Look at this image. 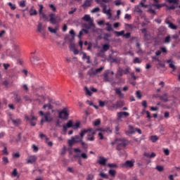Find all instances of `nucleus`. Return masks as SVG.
<instances>
[{
  "mask_svg": "<svg viewBox=\"0 0 180 180\" xmlns=\"http://www.w3.org/2000/svg\"><path fill=\"white\" fill-rule=\"evenodd\" d=\"M77 143H81V146H82L83 150L88 149V144L84 142L79 135L72 136L71 139L68 140V144L70 147H72L73 144H77Z\"/></svg>",
  "mask_w": 180,
  "mask_h": 180,
  "instance_id": "1",
  "label": "nucleus"
},
{
  "mask_svg": "<svg viewBox=\"0 0 180 180\" xmlns=\"http://www.w3.org/2000/svg\"><path fill=\"white\" fill-rule=\"evenodd\" d=\"M83 60H86L87 64H91V57L89 56L86 55V53H83V56H82Z\"/></svg>",
  "mask_w": 180,
  "mask_h": 180,
  "instance_id": "22",
  "label": "nucleus"
},
{
  "mask_svg": "<svg viewBox=\"0 0 180 180\" xmlns=\"http://www.w3.org/2000/svg\"><path fill=\"white\" fill-rule=\"evenodd\" d=\"M156 169L159 171V172H162L164 171V167L162 166H157Z\"/></svg>",
  "mask_w": 180,
  "mask_h": 180,
  "instance_id": "52",
  "label": "nucleus"
},
{
  "mask_svg": "<svg viewBox=\"0 0 180 180\" xmlns=\"http://www.w3.org/2000/svg\"><path fill=\"white\" fill-rule=\"evenodd\" d=\"M48 30H49V32H50L51 33H54V34H57L56 30L53 29L51 27H48Z\"/></svg>",
  "mask_w": 180,
  "mask_h": 180,
  "instance_id": "44",
  "label": "nucleus"
},
{
  "mask_svg": "<svg viewBox=\"0 0 180 180\" xmlns=\"http://www.w3.org/2000/svg\"><path fill=\"white\" fill-rule=\"evenodd\" d=\"M167 64H169V67L170 68H172L173 71H175V70H176V67H175V65L174 63H172V60H167Z\"/></svg>",
  "mask_w": 180,
  "mask_h": 180,
  "instance_id": "23",
  "label": "nucleus"
},
{
  "mask_svg": "<svg viewBox=\"0 0 180 180\" xmlns=\"http://www.w3.org/2000/svg\"><path fill=\"white\" fill-rule=\"evenodd\" d=\"M82 20H84L85 22H89V26H94V20L91 19L90 15H84V16L82 18Z\"/></svg>",
  "mask_w": 180,
  "mask_h": 180,
  "instance_id": "8",
  "label": "nucleus"
},
{
  "mask_svg": "<svg viewBox=\"0 0 180 180\" xmlns=\"http://www.w3.org/2000/svg\"><path fill=\"white\" fill-rule=\"evenodd\" d=\"M134 12H136L137 13H142L143 11L141 10V8H140L139 6H135Z\"/></svg>",
  "mask_w": 180,
  "mask_h": 180,
  "instance_id": "38",
  "label": "nucleus"
},
{
  "mask_svg": "<svg viewBox=\"0 0 180 180\" xmlns=\"http://www.w3.org/2000/svg\"><path fill=\"white\" fill-rule=\"evenodd\" d=\"M49 18H50V22L52 23V25H56L57 23V20L56 19V14L54 13H51L49 14Z\"/></svg>",
  "mask_w": 180,
  "mask_h": 180,
  "instance_id": "17",
  "label": "nucleus"
},
{
  "mask_svg": "<svg viewBox=\"0 0 180 180\" xmlns=\"http://www.w3.org/2000/svg\"><path fill=\"white\" fill-rule=\"evenodd\" d=\"M49 8H51V9H52L53 12H56L57 11V8L53 4H49Z\"/></svg>",
  "mask_w": 180,
  "mask_h": 180,
  "instance_id": "60",
  "label": "nucleus"
},
{
  "mask_svg": "<svg viewBox=\"0 0 180 180\" xmlns=\"http://www.w3.org/2000/svg\"><path fill=\"white\" fill-rule=\"evenodd\" d=\"M3 160V162L4 164H5L6 165V164H8V162H9V160H8V158L6 157H4L2 158Z\"/></svg>",
  "mask_w": 180,
  "mask_h": 180,
  "instance_id": "57",
  "label": "nucleus"
},
{
  "mask_svg": "<svg viewBox=\"0 0 180 180\" xmlns=\"http://www.w3.org/2000/svg\"><path fill=\"white\" fill-rule=\"evenodd\" d=\"M103 70V67H101L98 69H96V74H98V72H101V71H102Z\"/></svg>",
  "mask_w": 180,
  "mask_h": 180,
  "instance_id": "64",
  "label": "nucleus"
},
{
  "mask_svg": "<svg viewBox=\"0 0 180 180\" xmlns=\"http://www.w3.org/2000/svg\"><path fill=\"white\" fill-rule=\"evenodd\" d=\"M88 134H87V140L88 141H94L95 140V134H96V131L93 128H88Z\"/></svg>",
  "mask_w": 180,
  "mask_h": 180,
  "instance_id": "6",
  "label": "nucleus"
},
{
  "mask_svg": "<svg viewBox=\"0 0 180 180\" xmlns=\"http://www.w3.org/2000/svg\"><path fill=\"white\" fill-rule=\"evenodd\" d=\"M103 13H104L105 15H107L108 16V19H111L112 18V13L110 12V8H109L108 10H105L103 11Z\"/></svg>",
  "mask_w": 180,
  "mask_h": 180,
  "instance_id": "24",
  "label": "nucleus"
},
{
  "mask_svg": "<svg viewBox=\"0 0 180 180\" xmlns=\"http://www.w3.org/2000/svg\"><path fill=\"white\" fill-rule=\"evenodd\" d=\"M117 148L116 150L120 151L122 148H124L127 146V140L126 139H116Z\"/></svg>",
  "mask_w": 180,
  "mask_h": 180,
  "instance_id": "2",
  "label": "nucleus"
},
{
  "mask_svg": "<svg viewBox=\"0 0 180 180\" xmlns=\"http://www.w3.org/2000/svg\"><path fill=\"white\" fill-rule=\"evenodd\" d=\"M150 140H151L152 143H155V141H157V140H158V136H150Z\"/></svg>",
  "mask_w": 180,
  "mask_h": 180,
  "instance_id": "40",
  "label": "nucleus"
},
{
  "mask_svg": "<svg viewBox=\"0 0 180 180\" xmlns=\"http://www.w3.org/2000/svg\"><path fill=\"white\" fill-rule=\"evenodd\" d=\"M26 120H30V123L31 126H36V122L33 120H36L37 118L34 116H32V117H29L27 116H25Z\"/></svg>",
  "mask_w": 180,
  "mask_h": 180,
  "instance_id": "15",
  "label": "nucleus"
},
{
  "mask_svg": "<svg viewBox=\"0 0 180 180\" xmlns=\"http://www.w3.org/2000/svg\"><path fill=\"white\" fill-rule=\"evenodd\" d=\"M136 98H138V99H141V93L140 91H136Z\"/></svg>",
  "mask_w": 180,
  "mask_h": 180,
  "instance_id": "61",
  "label": "nucleus"
},
{
  "mask_svg": "<svg viewBox=\"0 0 180 180\" xmlns=\"http://www.w3.org/2000/svg\"><path fill=\"white\" fill-rule=\"evenodd\" d=\"M114 33H115V34H116V36L117 37H120V36H124V30H122V31H120V32H119V31H115L114 32Z\"/></svg>",
  "mask_w": 180,
  "mask_h": 180,
  "instance_id": "26",
  "label": "nucleus"
},
{
  "mask_svg": "<svg viewBox=\"0 0 180 180\" xmlns=\"http://www.w3.org/2000/svg\"><path fill=\"white\" fill-rule=\"evenodd\" d=\"M106 161H108V159L103 158V156L98 157V164L100 165H106Z\"/></svg>",
  "mask_w": 180,
  "mask_h": 180,
  "instance_id": "12",
  "label": "nucleus"
},
{
  "mask_svg": "<svg viewBox=\"0 0 180 180\" xmlns=\"http://www.w3.org/2000/svg\"><path fill=\"white\" fill-rule=\"evenodd\" d=\"M164 43L165 44L171 43V35H168L167 37H165L164 40Z\"/></svg>",
  "mask_w": 180,
  "mask_h": 180,
  "instance_id": "37",
  "label": "nucleus"
},
{
  "mask_svg": "<svg viewBox=\"0 0 180 180\" xmlns=\"http://www.w3.org/2000/svg\"><path fill=\"white\" fill-rule=\"evenodd\" d=\"M72 120H69L68 122L63 125V131H67V129L72 128Z\"/></svg>",
  "mask_w": 180,
  "mask_h": 180,
  "instance_id": "16",
  "label": "nucleus"
},
{
  "mask_svg": "<svg viewBox=\"0 0 180 180\" xmlns=\"http://www.w3.org/2000/svg\"><path fill=\"white\" fill-rule=\"evenodd\" d=\"M94 174H89L87 176L86 180H92V179H94Z\"/></svg>",
  "mask_w": 180,
  "mask_h": 180,
  "instance_id": "62",
  "label": "nucleus"
},
{
  "mask_svg": "<svg viewBox=\"0 0 180 180\" xmlns=\"http://www.w3.org/2000/svg\"><path fill=\"white\" fill-rule=\"evenodd\" d=\"M13 124L14 126H20V124L22 123V120L20 119H16V120H12Z\"/></svg>",
  "mask_w": 180,
  "mask_h": 180,
  "instance_id": "25",
  "label": "nucleus"
},
{
  "mask_svg": "<svg viewBox=\"0 0 180 180\" xmlns=\"http://www.w3.org/2000/svg\"><path fill=\"white\" fill-rule=\"evenodd\" d=\"M30 16H36L37 15V11L34 9V6H32L30 10Z\"/></svg>",
  "mask_w": 180,
  "mask_h": 180,
  "instance_id": "20",
  "label": "nucleus"
},
{
  "mask_svg": "<svg viewBox=\"0 0 180 180\" xmlns=\"http://www.w3.org/2000/svg\"><path fill=\"white\" fill-rule=\"evenodd\" d=\"M160 100L164 102H168V95H167V94H163L160 96Z\"/></svg>",
  "mask_w": 180,
  "mask_h": 180,
  "instance_id": "27",
  "label": "nucleus"
},
{
  "mask_svg": "<svg viewBox=\"0 0 180 180\" xmlns=\"http://www.w3.org/2000/svg\"><path fill=\"white\" fill-rule=\"evenodd\" d=\"M167 4H173L174 5H178L179 0H165Z\"/></svg>",
  "mask_w": 180,
  "mask_h": 180,
  "instance_id": "29",
  "label": "nucleus"
},
{
  "mask_svg": "<svg viewBox=\"0 0 180 180\" xmlns=\"http://www.w3.org/2000/svg\"><path fill=\"white\" fill-rule=\"evenodd\" d=\"M116 103H117V107L118 108V109H119V108H122V106H123V101H117Z\"/></svg>",
  "mask_w": 180,
  "mask_h": 180,
  "instance_id": "47",
  "label": "nucleus"
},
{
  "mask_svg": "<svg viewBox=\"0 0 180 180\" xmlns=\"http://www.w3.org/2000/svg\"><path fill=\"white\" fill-rule=\"evenodd\" d=\"M152 6H153L156 9H161V8H163V6H166V4H158V3H155V4H153Z\"/></svg>",
  "mask_w": 180,
  "mask_h": 180,
  "instance_id": "19",
  "label": "nucleus"
},
{
  "mask_svg": "<svg viewBox=\"0 0 180 180\" xmlns=\"http://www.w3.org/2000/svg\"><path fill=\"white\" fill-rule=\"evenodd\" d=\"M68 116H70V113H68V109L63 108L61 111H59V113H58L59 119L67 120L68 119Z\"/></svg>",
  "mask_w": 180,
  "mask_h": 180,
  "instance_id": "5",
  "label": "nucleus"
},
{
  "mask_svg": "<svg viewBox=\"0 0 180 180\" xmlns=\"http://www.w3.org/2000/svg\"><path fill=\"white\" fill-rule=\"evenodd\" d=\"M89 131H91V129H82L80 132V136L79 138L82 140H84V137L85 136V134H86V133H88Z\"/></svg>",
  "mask_w": 180,
  "mask_h": 180,
  "instance_id": "18",
  "label": "nucleus"
},
{
  "mask_svg": "<svg viewBox=\"0 0 180 180\" xmlns=\"http://www.w3.org/2000/svg\"><path fill=\"white\" fill-rule=\"evenodd\" d=\"M128 129L129 130L125 131L127 136H130L131 134H134V133H136V129H134V127L132 125H129Z\"/></svg>",
  "mask_w": 180,
  "mask_h": 180,
  "instance_id": "10",
  "label": "nucleus"
},
{
  "mask_svg": "<svg viewBox=\"0 0 180 180\" xmlns=\"http://www.w3.org/2000/svg\"><path fill=\"white\" fill-rule=\"evenodd\" d=\"M127 75V74H130V67H127L125 70H123L121 68L117 69V74L115 75L116 78H119V77H123V75Z\"/></svg>",
  "mask_w": 180,
  "mask_h": 180,
  "instance_id": "4",
  "label": "nucleus"
},
{
  "mask_svg": "<svg viewBox=\"0 0 180 180\" xmlns=\"http://www.w3.org/2000/svg\"><path fill=\"white\" fill-rule=\"evenodd\" d=\"M79 126H81V122H77L75 124H72V128L74 129V130H77V129H79Z\"/></svg>",
  "mask_w": 180,
  "mask_h": 180,
  "instance_id": "28",
  "label": "nucleus"
},
{
  "mask_svg": "<svg viewBox=\"0 0 180 180\" xmlns=\"http://www.w3.org/2000/svg\"><path fill=\"white\" fill-rule=\"evenodd\" d=\"M131 36V33L127 32V34H124V37L125 39H130V37Z\"/></svg>",
  "mask_w": 180,
  "mask_h": 180,
  "instance_id": "54",
  "label": "nucleus"
},
{
  "mask_svg": "<svg viewBox=\"0 0 180 180\" xmlns=\"http://www.w3.org/2000/svg\"><path fill=\"white\" fill-rule=\"evenodd\" d=\"M105 51L103 50H101L98 53L97 56L98 57H103L105 54L103 53Z\"/></svg>",
  "mask_w": 180,
  "mask_h": 180,
  "instance_id": "49",
  "label": "nucleus"
},
{
  "mask_svg": "<svg viewBox=\"0 0 180 180\" xmlns=\"http://www.w3.org/2000/svg\"><path fill=\"white\" fill-rule=\"evenodd\" d=\"M165 6H166V9L167 11H174V9H175L176 8L174 4H173L172 6H167V4H166Z\"/></svg>",
  "mask_w": 180,
  "mask_h": 180,
  "instance_id": "33",
  "label": "nucleus"
},
{
  "mask_svg": "<svg viewBox=\"0 0 180 180\" xmlns=\"http://www.w3.org/2000/svg\"><path fill=\"white\" fill-rule=\"evenodd\" d=\"M122 168H133L134 167V160H127L122 165Z\"/></svg>",
  "mask_w": 180,
  "mask_h": 180,
  "instance_id": "7",
  "label": "nucleus"
},
{
  "mask_svg": "<svg viewBox=\"0 0 180 180\" xmlns=\"http://www.w3.org/2000/svg\"><path fill=\"white\" fill-rule=\"evenodd\" d=\"M86 6H91V1L89 0H86L84 3L82 4L83 8H85Z\"/></svg>",
  "mask_w": 180,
  "mask_h": 180,
  "instance_id": "35",
  "label": "nucleus"
},
{
  "mask_svg": "<svg viewBox=\"0 0 180 180\" xmlns=\"http://www.w3.org/2000/svg\"><path fill=\"white\" fill-rule=\"evenodd\" d=\"M101 124V120L97 119L94 122V126H99Z\"/></svg>",
  "mask_w": 180,
  "mask_h": 180,
  "instance_id": "48",
  "label": "nucleus"
},
{
  "mask_svg": "<svg viewBox=\"0 0 180 180\" xmlns=\"http://www.w3.org/2000/svg\"><path fill=\"white\" fill-rule=\"evenodd\" d=\"M38 6H39V15H42L43 9L44 7L41 4H39Z\"/></svg>",
  "mask_w": 180,
  "mask_h": 180,
  "instance_id": "45",
  "label": "nucleus"
},
{
  "mask_svg": "<svg viewBox=\"0 0 180 180\" xmlns=\"http://www.w3.org/2000/svg\"><path fill=\"white\" fill-rule=\"evenodd\" d=\"M42 27H43V25L41 24V22H39L37 26V30L38 32H39V33H41Z\"/></svg>",
  "mask_w": 180,
  "mask_h": 180,
  "instance_id": "43",
  "label": "nucleus"
},
{
  "mask_svg": "<svg viewBox=\"0 0 180 180\" xmlns=\"http://www.w3.org/2000/svg\"><path fill=\"white\" fill-rule=\"evenodd\" d=\"M13 98L15 103H22V97L19 94H14Z\"/></svg>",
  "mask_w": 180,
  "mask_h": 180,
  "instance_id": "14",
  "label": "nucleus"
},
{
  "mask_svg": "<svg viewBox=\"0 0 180 180\" xmlns=\"http://www.w3.org/2000/svg\"><path fill=\"white\" fill-rule=\"evenodd\" d=\"M8 5L9 7H11V9H12V11H15V9H16V6L15 4H13L12 3L9 2Z\"/></svg>",
  "mask_w": 180,
  "mask_h": 180,
  "instance_id": "42",
  "label": "nucleus"
},
{
  "mask_svg": "<svg viewBox=\"0 0 180 180\" xmlns=\"http://www.w3.org/2000/svg\"><path fill=\"white\" fill-rule=\"evenodd\" d=\"M103 131H105V133H112V129H110V127H105L103 128Z\"/></svg>",
  "mask_w": 180,
  "mask_h": 180,
  "instance_id": "51",
  "label": "nucleus"
},
{
  "mask_svg": "<svg viewBox=\"0 0 180 180\" xmlns=\"http://www.w3.org/2000/svg\"><path fill=\"white\" fill-rule=\"evenodd\" d=\"M106 26L107 27L105 29L107 32H112V30H113V29H112V25H110L109 22L106 23Z\"/></svg>",
  "mask_w": 180,
  "mask_h": 180,
  "instance_id": "36",
  "label": "nucleus"
},
{
  "mask_svg": "<svg viewBox=\"0 0 180 180\" xmlns=\"http://www.w3.org/2000/svg\"><path fill=\"white\" fill-rule=\"evenodd\" d=\"M108 174L109 175H110L111 176H116V171L113 170V169H110L108 171Z\"/></svg>",
  "mask_w": 180,
  "mask_h": 180,
  "instance_id": "39",
  "label": "nucleus"
},
{
  "mask_svg": "<svg viewBox=\"0 0 180 180\" xmlns=\"http://www.w3.org/2000/svg\"><path fill=\"white\" fill-rule=\"evenodd\" d=\"M99 176L101 178H104V179H109V176L108 174L103 173V172H100Z\"/></svg>",
  "mask_w": 180,
  "mask_h": 180,
  "instance_id": "32",
  "label": "nucleus"
},
{
  "mask_svg": "<svg viewBox=\"0 0 180 180\" xmlns=\"http://www.w3.org/2000/svg\"><path fill=\"white\" fill-rule=\"evenodd\" d=\"M3 67L4 70H8L11 67V65L9 63H4Z\"/></svg>",
  "mask_w": 180,
  "mask_h": 180,
  "instance_id": "55",
  "label": "nucleus"
},
{
  "mask_svg": "<svg viewBox=\"0 0 180 180\" xmlns=\"http://www.w3.org/2000/svg\"><path fill=\"white\" fill-rule=\"evenodd\" d=\"M109 49H110V45L108 44H105L104 45H103V51H108V50H109Z\"/></svg>",
  "mask_w": 180,
  "mask_h": 180,
  "instance_id": "31",
  "label": "nucleus"
},
{
  "mask_svg": "<svg viewBox=\"0 0 180 180\" xmlns=\"http://www.w3.org/2000/svg\"><path fill=\"white\" fill-rule=\"evenodd\" d=\"M12 175L13 176H18V169H14L13 171L12 172Z\"/></svg>",
  "mask_w": 180,
  "mask_h": 180,
  "instance_id": "58",
  "label": "nucleus"
},
{
  "mask_svg": "<svg viewBox=\"0 0 180 180\" xmlns=\"http://www.w3.org/2000/svg\"><path fill=\"white\" fill-rule=\"evenodd\" d=\"M84 89L86 91V95H89V96H92V93L89 91V89H88V87H85Z\"/></svg>",
  "mask_w": 180,
  "mask_h": 180,
  "instance_id": "50",
  "label": "nucleus"
},
{
  "mask_svg": "<svg viewBox=\"0 0 180 180\" xmlns=\"http://www.w3.org/2000/svg\"><path fill=\"white\" fill-rule=\"evenodd\" d=\"M88 75L90 77H92V75H96V72L94 70L93 68H91L90 70L88 71Z\"/></svg>",
  "mask_w": 180,
  "mask_h": 180,
  "instance_id": "34",
  "label": "nucleus"
},
{
  "mask_svg": "<svg viewBox=\"0 0 180 180\" xmlns=\"http://www.w3.org/2000/svg\"><path fill=\"white\" fill-rule=\"evenodd\" d=\"M124 19H127L128 20H130L131 19V15L129 14H125Z\"/></svg>",
  "mask_w": 180,
  "mask_h": 180,
  "instance_id": "63",
  "label": "nucleus"
},
{
  "mask_svg": "<svg viewBox=\"0 0 180 180\" xmlns=\"http://www.w3.org/2000/svg\"><path fill=\"white\" fill-rule=\"evenodd\" d=\"M108 167H109V168H117V165L116 164H108Z\"/></svg>",
  "mask_w": 180,
  "mask_h": 180,
  "instance_id": "53",
  "label": "nucleus"
},
{
  "mask_svg": "<svg viewBox=\"0 0 180 180\" xmlns=\"http://www.w3.org/2000/svg\"><path fill=\"white\" fill-rule=\"evenodd\" d=\"M37 161V157L36 155H31L27 160V164H33V162H36Z\"/></svg>",
  "mask_w": 180,
  "mask_h": 180,
  "instance_id": "13",
  "label": "nucleus"
},
{
  "mask_svg": "<svg viewBox=\"0 0 180 180\" xmlns=\"http://www.w3.org/2000/svg\"><path fill=\"white\" fill-rule=\"evenodd\" d=\"M166 23L169 25V27L170 29H172V30H176L178 29V27L176 25H174V23L169 21L166 22Z\"/></svg>",
  "mask_w": 180,
  "mask_h": 180,
  "instance_id": "21",
  "label": "nucleus"
},
{
  "mask_svg": "<svg viewBox=\"0 0 180 180\" xmlns=\"http://www.w3.org/2000/svg\"><path fill=\"white\" fill-rule=\"evenodd\" d=\"M160 50H161L162 53H165V54H167L168 53V51L167 50L166 47H160Z\"/></svg>",
  "mask_w": 180,
  "mask_h": 180,
  "instance_id": "59",
  "label": "nucleus"
},
{
  "mask_svg": "<svg viewBox=\"0 0 180 180\" xmlns=\"http://www.w3.org/2000/svg\"><path fill=\"white\" fill-rule=\"evenodd\" d=\"M40 116H44V118L41 120V124H43L44 122H47L50 123V122L53 121V117H51V114L49 112L44 113L43 111H39Z\"/></svg>",
  "mask_w": 180,
  "mask_h": 180,
  "instance_id": "3",
  "label": "nucleus"
},
{
  "mask_svg": "<svg viewBox=\"0 0 180 180\" xmlns=\"http://www.w3.org/2000/svg\"><path fill=\"white\" fill-rule=\"evenodd\" d=\"M134 64H141V60H140V58H135L134 59Z\"/></svg>",
  "mask_w": 180,
  "mask_h": 180,
  "instance_id": "46",
  "label": "nucleus"
},
{
  "mask_svg": "<svg viewBox=\"0 0 180 180\" xmlns=\"http://www.w3.org/2000/svg\"><path fill=\"white\" fill-rule=\"evenodd\" d=\"M114 91L116 95H117L118 97L120 98V99H123V98H124V94L122 93V90L120 89V88H115Z\"/></svg>",
  "mask_w": 180,
  "mask_h": 180,
  "instance_id": "11",
  "label": "nucleus"
},
{
  "mask_svg": "<svg viewBox=\"0 0 180 180\" xmlns=\"http://www.w3.org/2000/svg\"><path fill=\"white\" fill-rule=\"evenodd\" d=\"M33 152L37 153L39 151V148L36 145H32Z\"/></svg>",
  "mask_w": 180,
  "mask_h": 180,
  "instance_id": "56",
  "label": "nucleus"
},
{
  "mask_svg": "<svg viewBox=\"0 0 180 180\" xmlns=\"http://www.w3.org/2000/svg\"><path fill=\"white\" fill-rule=\"evenodd\" d=\"M101 11V8L99 7H96L91 10V13H96Z\"/></svg>",
  "mask_w": 180,
  "mask_h": 180,
  "instance_id": "41",
  "label": "nucleus"
},
{
  "mask_svg": "<svg viewBox=\"0 0 180 180\" xmlns=\"http://www.w3.org/2000/svg\"><path fill=\"white\" fill-rule=\"evenodd\" d=\"M130 114L127 112H120L117 113V120H121L122 117H127Z\"/></svg>",
  "mask_w": 180,
  "mask_h": 180,
  "instance_id": "9",
  "label": "nucleus"
},
{
  "mask_svg": "<svg viewBox=\"0 0 180 180\" xmlns=\"http://www.w3.org/2000/svg\"><path fill=\"white\" fill-rule=\"evenodd\" d=\"M79 158H82L83 160H88V155L85 153H82L80 155H77Z\"/></svg>",
  "mask_w": 180,
  "mask_h": 180,
  "instance_id": "30",
  "label": "nucleus"
}]
</instances>
